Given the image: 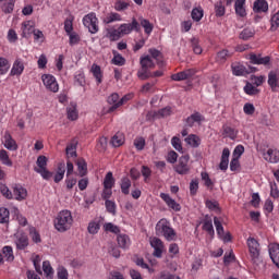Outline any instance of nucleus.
I'll list each match as a JSON object with an SVG mask.
<instances>
[{
    "mask_svg": "<svg viewBox=\"0 0 279 279\" xmlns=\"http://www.w3.org/2000/svg\"><path fill=\"white\" fill-rule=\"evenodd\" d=\"M73 226V215L70 210H61L54 219V228L58 232H66Z\"/></svg>",
    "mask_w": 279,
    "mask_h": 279,
    "instance_id": "obj_1",
    "label": "nucleus"
},
{
    "mask_svg": "<svg viewBox=\"0 0 279 279\" xmlns=\"http://www.w3.org/2000/svg\"><path fill=\"white\" fill-rule=\"evenodd\" d=\"M155 230L156 234L158 236H163L166 241H175L178 239V233L173 228H171V225H169L167 219L159 220L155 227Z\"/></svg>",
    "mask_w": 279,
    "mask_h": 279,
    "instance_id": "obj_2",
    "label": "nucleus"
},
{
    "mask_svg": "<svg viewBox=\"0 0 279 279\" xmlns=\"http://www.w3.org/2000/svg\"><path fill=\"white\" fill-rule=\"evenodd\" d=\"M141 69L137 71L138 80L145 81L151 77V69L156 68V63L151 60L149 54L141 57L140 59Z\"/></svg>",
    "mask_w": 279,
    "mask_h": 279,
    "instance_id": "obj_3",
    "label": "nucleus"
},
{
    "mask_svg": "<svg viewBox=\"0 0 279 279\" xmlns=\"http://www.w3.org/2000/svg\"><path fill=\"white\" fill-rule=\"evenodd\" d=\"M48 160L49 159H47V157L45 155H40L36 161L37 167L34 168V171L36 173H39V175H41L43 180H51V178H53V172H51L47 169Z\"/></svg>",
    "mask_w": 279,
    "mask_h": 279,
    "instance_id": "obj_4",
    "label": "nucleus"
},
{
    "mask_svg": "<svg viewBox=\"0 0 279 279\" xmlns=\"http://www.w3.org/2000/svg\"><path fill=\"white\" fill-rule=\"evenodd\" d=\"M83 25L89 32V34H97L99 32V19L95 12H90L83 17Z\"/></svg>",
    "mask_w": 279,
    "mask_h": 279,
    "instance_id": "obj_5",
    "label": "nucleus"
},
{
    "mask_svg": "<svg viewBox=\"0 0 279 279\" xmlns=\"http://www.w3.org/2000/svg\"><path fill=\"white\" fill-rule=\"evenodd\" d=\"M191 160V156L183 155L179 158L177 165L174 166V171L179 173V175H187L191 172V166H189V161Z\"/></svg>",
    "mask_w": 279,
    "mask_h": 279,
    "instance_id": "obj_6",
    "label": "nucleus"
},
{
    "mask_svg": "<svg viewBox=\"0 0 279 279\" xmlns=\"http://www.w3.org/2000/svg\"><path fill=\"white\" fill-rule=\"evenodd\" d=\"M41 81L47 90H50L51 93H58V90H60L58 81H56V76L51 74H44L41 76Z\"/></svg>",
    "mask_w": 279,
    "mask_h": 279,
    "instance_id": "obj_7",
    "label": "nucleus"
},
{
    "mask_svg": "<svg viewBox=\"0 0 279 279\" xmlns=\"http://www.w3.org/2000/svg\"><path fill=\"white\" fill-rule=\"evenodd\" d=\"M118 29L120 31L121 36H128V34H132V32H140L141 24L136 22V19H133L131 24H121Z\"/></svg>",
    "mask_w": 279,
    "mask_h": 279,
    "instance_id": "obj_8",
    "label": "nucleus"
},
{
    "mask_svg": "<svg viewBox=\"0 0 279 279\" xmlns=\"http://www.w3.org/2000/svg\"><path fill=\"white\" fill-rule=\"evenodd\" d=\"M150 247L154 248L153 256H155V258H162L165 243L162 242V240H160V238L150 239Z\"/></svg>",
    "mask_w": 279,
    "mask_h": 279,
    "instance_id": "obj_9",
    "label": "nucleus"
},
{
    "mask_svg": "<svg viewBox=\"0 0 279 279\" xmlns=\"http://www.w3.org/2000/svg\"><path fill=\"white\" fill-rule=\"evenodd\" d=\"M2 145L9 151H16V149H19V144H16V141L12 138V134H10V131L4 132V135L2 137Z\"/></svg>",
    "mask_w": 279,
    "mask_h": 279,
    "instance_id": "obj_10",
    "label": "nucleus"
},
{
    "mask_svg": "<svg viewBox=\"0 0 279 279\" xmlns=\"http://www.w3.org/2000/svg\"><path fill=\"white\" fill-rule=\"evenodd\" d=\"M268 86L270 87L272 93H278L279 88V70H271L268 73Z\"/></svg>",
    "mask_w": 279,
    "mask_h": 279,
    "instance_id": "obj_11",
    "label": "nucleus"
},
{
    "mask_svg": "<svg viewBox=\"0 0 279 279\" xmlns=\"http://www.w3.org/2000/svg\"><path fill=\"white\" fill-rule=\"evenodd\" d=\"M12 191L13 199H16V202H24V199H27V189L23 187V185L13 184Z\"/></svg>",
    "mask_w": 279,
    "mask_h": 279,
    "instance_id": "obj_12",
    "label": "nucleus"
},
{
    "mask_svg": "<svg viewBox=\"0 0 279 279\" xmlns=\"http://www.w3.org/2000/svg\"><path fill=\"white\" fill-rule=\"evenodd\" d=\"M160 197L165 201L167 207L174 210V213H180L182 210L180 203L175 202V199H173L169 194L160 193Z\"/></svg>",
    "mask_w": 279,
    "mask_h": 279,
    "instance_id": "obj_13",
    "label": "nucleus"
},
{
    "mask_svg": "<svg viewBox=\"0 0 279 279\" xmlns=\"http://www.w3.org/2000/svg\"><path fill=\"white\" fill-rule=\"evenodd\" d=\"M24 71H25V63L23 62V59L21 58L15 59V61L13 62L12 69L10 71L11 77H14V76L19 77L23 75Z\"/></svg>",
    "mask_w": 279,
    "mask_h": 279,
    "instance_id": "obj_14",
    "label": "nucleus"
},
{
    "mask_svg": "<svg viewBox=\"0 0 279 279\" xmlns=\"http://www.w3.org/2000/svg\"><path fill=\"white\" fill-rule=\"evenodd\" d=\"M195 73H197L195 69H187L182 72L172 74L171 80H173V82H184V80H189L190 77H193Z\"/></svg>",
    "mask_w": 279,
    "mask_h": 279,
    "instance_id": "obj_15",
    "label": "nucleus"
},
{
    "mask_svg": "<svg viewBox=\"0 0 279 279\" xmlns=\"http://www.w3.org/2000/svg\"><path fill=\"white\" fill-rule=\"evenodd\" d=\"M248 60L251 64H263L264 66H267V64L271 62V57H263L262 54L251 53Z\"/></svg>",
    "mask_w": 279,
    "mask_h": 279,
    "instance_id": "obj_16",
    "label": "nucleus"
},
{
    "mask_svg": "<svg viewBox=\"0 0 279 279\" xmlns=\"http://www.w3.org/2000/svg\"><path fill=\"white\" fill-rule=\"evenodd\" d=\"M247 245L252 258H258L260 255V250L258 248L260 247V244H258V241L254 238H248Z\"/></svg>",
    "mask_w": 279,
    "mask_h": 279,
    "instance_id": "obj_17",
    "label": "nucleus"
},
{
    "mask_svg": "<svg viewBox=\"0 0 279 279\" xmlns=\"http://www.w3.org/2000/svg\"><path fill=\"white\" fill-rule=\"evenodd\" d=\"M256 71H258V69L255 66H248V69H246L243 65H232V73L238 76L250 75V73H256Z\"/></svg>",
    "mask_w": 279,
    "mask_h": 279,
    "instance_id": "obj_18",
    "label": "nucleus"
},
{
    "mask_svg": "<svg viewBox=\"0 0 279 279\" xmlns=\"http://www.w3.org/2000/svg\"><path fill=\"white\" fill-rule=\"evenodd\" d=\"M117 243L118 247H121V250H130V245H132V240L130 239V235L125 233H119L117 235Z\"/></svg>",
    "mask_w": 279,
    "mask_h": 279,
    "instance_id": "obj_19",
    "label": "nucleus"
},
{
    "mask_svg": "<svg viewBox=\"0 0 279 279\" xmlns=\"http://www.w3.org/2000/svg\"><path fill=\"white\" fill-rule=\"evenodd\" d=\"M202 121H205L204 116H202V113H199V112H194L190 117L186 118L185 125H187V128H193V125H195V123L199 124V123H202Z\"/></svg>",
    "mask_w": 279,
    "mask_h": 279,
    "instance_id": "obj_20",
    "label": "nucleus"
},
{
    "mask_svg": "<svg viewBox=\"0 0 279 279\" xmlns=\"http://www.w3.org/2000/svg\"><path fill=\"white\" fill-rule=\"evenodd\" d=\"M16 250H25L29 245V238L25 233H21L16 235L15 239Z\"/></svg>",
    "mask_w": 279,
    "mask_h": 279,
    "instance_id": "obj_21",
    "label": "nucleus"
},
{
    "mask_svg": "<svg viewBox=\"0 0 279 279\" xmlns=\"http://www.w3.org/2000/svg\"><path fill=\"white\" fill-rule=\"evenodd\" d=\"M230 162V149L229 148H223L222 155H221V160L219 163V169L221 171H228V165Z\"/></svg>",
    "mask_w": 279,
    "mask_h": 279,
    "instance_id": "obj_22",
    "label": "nucleus"
},
{
    "mask_svg": "<svg viewBox=\"0 0 279 279\" xmlns=\"http://www.w3.org/2000/svg\"><path fill=\"white\" fill-rule=\"evenodd\" d=\"M253 10L257 14L269 11V3L266 0H256L253 4Z\"/></svg>",
    "mask_w": 279,
    "mask_h": 279,
    "instance_id": "obj_23",
    "label": "nucleus"
},
{
    "mask_svg": "<svg viewBox=\"0 0 279 279\" xmlns=\"http://www.w3.org/2000/svg\"><path fill=\"white\" fill-rule=\"evenodd\" d=\"M234 10L235 14L241 19L247 16V11L245 10V0H235Z\"/></svg>",
    "mask_w": 279,
    "mask_h": 279,
    "instance_id": "obj_24",
    "label": "nucleus"
},
{
    "mask_svg": "<svg viewBox=\"0 0 279 279\" xmlns=\"http://www.w3.org/2000/svg\"><path fill=\"white\" fill-rule=\"evenodd\" d=\"M269 256L274 265L279 269V244H272L269 246Z\"/></svg>",
    "mask_w": 279,
    "mask_h": 279,
    "instance_id": "obj_25",
    "label": "nucleus"
},
{
    "mask_svg": "<svg viewBox=\"0 0 279 279\" xmlns=\"http://www.w3.org/2000/svg\"><path fill=\"white\" fill-rule=\"evenodd\" d=\"M66 113H68V119L70 121H77L80 114L77 112V104L71 102L69 107H66Z\"/></svg>",
    "mask_w": 279,
    "mask_h": 279,
    "instance_id": "obj_26",
    "label": "nucleus"
},
{
    "mask_svg": "<svg viewBox=\"0 0 279 279\" xmlns=\"http://www.w3.org/2000/svg\"><path fill=\"white\" fill-rule=\"evenodd\" d=\"M121 21H123V17H121V14L117 12H110L104 17L102 23H105V25H110V23H118Z\"/></svg>",
    "mask_w": 279,
    "mask_h": 279,
    "instance_id": "obj_27",
    "label": "nucleus"
},
{
    "mask_svg": "<svg viewBox=\"0 0 279 279\" xmlns=\"http://www.w3.org/2000/svg\"><path fill=\"white\" fill-rule=\"evenodd\" d=\"M264 158L268 162H272V163L279 162V150L269 148L267 153L264 154Z\"/></svg>",
    "mask_w": 279,
    "mask_h": 279,
    "instance_id": "obj_28",
    "label": "nucleus"
},
{
    "mask_svg": "<svg viewBox=\"0 0 279 279\" xmlns=\"http://www.w3.org/2000/svg\"><path fill=\"white\" fill-rule=\"evenodd\" d=\"M76 167L80 178H84V175L88 173V165L86 163V160L84 158H78L76 160Z\"/></svg>",
    "mask_w": 279,
    "mask_h": 279,
    "instance_id": "obj_29",
    "label": "nucleus"
},
{
    "mask_svg": "<svg viewBox=\"0 0 279 279\" xmlns=\"http://www.w3.org/2000/svg\"><path fill=\"white\" fill-rule=\"evenodd\" d=\"M34 23L32 21H26L22 24V38H27L31 34H34Z\"/></svg>",
    "mask_w": 279,
    "mask_h": 279,
    "instance_id": "obj_30",
    "label": "nucleus"
},
{
    "mask_svg": "<svg viewBox=\"0 0 279 279\" xmlns=\"http://www.w3.org/2000/svg\"><path fill=\"white\" fill-rule=\"evenodd\" d=\"M184 141L186 145H190V147H193L194 149L202 145V138H199V136H197L196 134L187 135Z\"/></svg>",
    "mask_w": 279,
    "mask_h": 279,
    "instance_id": "obj_31",
    "label": "nucleus"
},
{
    "mask_svg": "<svg viewBox=\"0 0 279 279\" xmlns=\"http://www.w3.org/2000/svg\"><path fill=\"white\" fill-rule=\"evenodd\" d=\"M106 32H107L106 38H109V40H111V43H114V41L119 40V38L122 37L119 28H107Z\"/></svg>",
    "mask_w": 279,
    "mask_h": 279,
    "instance_id": "obj_32",
    "label": "nucleus"
},
{
    "mask_svg": "<svg viewBox=\"0 0 279 279\" xmlns=\"http://www.w3.org/2000/svg\"><path fill=\"white\" fill-rule=\"evenodd\" d=\"M131 186H132V181L130 180V178L124 177L121 179L120 187H121V192L123 193V195H130Z\"/></svg>",
    "mask_w": 279,
    "mask_h": 279,
    "instance_id": "obj_33",
    "label": "nucleus"
},
{
    "mask_svg": "<svg viewBox=\"0 0 279 279\" xmlns=\"http://www.w3.org/2000/svg\"><path fill=\"white\" fill-rule=\"evenodd\" d=\"M256 31L253 27H246L240 33L241 40H250L254 38Z\"/></svg>",
    "mask_w": 279,
    "mask_h": 279,
    "instance_id": "obj_34",
    "label": "nucleus"
},
{
    "mask_svg": "<svg viewBox=\"0 0 279 279\" xmlns=\"http://www.w3.org/2000/svg\"><path fill=\"white\" fill-rule=\"evenodd\" d=\"M112 53V64H114L116 66H123L125 64V58H123V56H121V53H119L117 50H113Z\"/></svg>",
    "mask_w": 279,
    "mask_h": 279,
    "instance_id": "obj_35",
    "label": "nucleus"
},
{
    "mask_svg": "<svg viewBox=\"0 0 279 279\" xmlns=\"http://www.w3.org/2000/svg\"><path fill=\"white\" fill-rule=\"evenodd\" d=\"M232 53L228 51L227 49L220 50L216 56V62H219L220 64H223L228 58H231Z\"/></svg>",
    "mask_w": 279,
    "mask_h": 279,
    "instance_id": "obj_36",
    "label": "nucleus"
},
{
    "mask_svg": "<svg viewBox=\"0 0 279 279\" xmlns=\"http://www.w3.org/2000/svg\"><path fill=\"white\" fill-rule=\"evenodd\" d=\"M90 72L93 73L96 82H98V84H101L104 77V75L101 74V66L94 63L92 65Z\"/></svg>",
    "mask_w": 279,
    "mask_h": 279,
    "instance_id": "obj_37",
    "label": "nucleus"
},
{
    "mask_svg": "<svg viewBox=\"0 0 279 279\" xmlns=\"http://www.w3.org/2000/svg\"><path fill=\"white\" fill-rule=\"evenodd\" d=\"M0 162L4 165L5 167H12V159H10V155L8 154V150L1 149L0 150Z\"/></svg>",
    "mask_w": 279,
    "mask_h": 279,
    "instance_id": "obj_38",
    "label": "nucleus"
},
{
    "mask_svg": "<svg viewBox=\"0 0 279 279\" xmlns=\"http://www.w3.org/2000/svg\"><path fill=\"white\" fill-rule=\"evenodd\" d=\"M191 16H192L193 21H195L196 23H199V21H202V19H204V9L203 8H194L192 10Z\"/></svg>",
    "mask_w": 279,
    "mask_h": 279,
    "instance_id": "obj_39",
    "label": "nucleus"
},
{
    "mask_svg": "<svg viewBox=\"0 0 279 279\" xmlns=\"http://www.w3.org/2000/svg\"><path fill=\"white\" fill-rule=\"evenodd\" d=\"M10 71V60L0 57V75H5Z\"/></svg>",
    "mask_w": 279,
    "mask_h": 279,
    "instance_id": "obj_40",
    "label": "nucleus"
},
{
    "mask_svg": "<svg viewBox=\"0 0 279 279\" xmlns=\"http://www.w3.org/2000/svg\"><path fill=\"white\" fill-rule=\"evenodd\" d=\"M125 143V137H123L122 133H117L112 138H111V145L113 147H121Z\"/></svg>",
    "mask_w": 279,
    "mask_h": 279,
    "instance_id": "obj_41",
    "label": "nucleus"
},
{
    "mask_svg": "<svg viewBox=\"0 0 279 279\" xmlns=\"http://www.w3.org/2000/svg\"><path fill=\"white\" fill-rule=\"evenodd\" d=\"M43 271L46 278H53V267H51V263H49V260H45L43 263Z\"/></svg>",
    "mask_w": 279,
    "mask_h": 279,
    "instance_id": "obj_42",
    "label": "nucleus"
},
{
    "mask_svg": "<svg viewBox=\"0 0 279 279\" xmlns=\"http://www.w3.org/2000/svg\"><path fill=\"white\" fill-rule=\"evenodd\" d=\"M2 254L8 263H12V260H14V251L12 250V246H4L2 248Z\"/></svg>",
    "mask_w": 279,
    "mask_h": 279,
    "instance_id": "obj_43",
    "label": "nucleus"
},
{
    "mask_svg": "<svg viewBox=\"0 0 279 279\" xmlns=\"http://www.w3.org/2000/svg\"><path fill=\"white\" fill-rule=\"evenodd\" d=\"M28 232L33 243H41L43 240L40 239V233L36 230V227H29Z\"/></svg>",
    "mask_w": 279,
    "mask_h": 279,
    "instance_id": "obj_44",
    "label": "nucleus"
},
{
    "mask_svg": "<svg viewBox=\"0 0 279 279\" xmlns=\"http://www.w3.org/2000/svg\"><path fill=\"white\" fill-rule=\"evenodd\" d=\"M114 186V177L112 172H108L104 180V189H112Z\"/></svg>",
    "mask_w": 279,
    "mask_h": 279,
    "instance_id": "obj_45",
    "label": "nucleus"
},
{
    "mask_svg": "<svg viewBox=\"0 0 279 279\" xmlns=\"http://www.w3.org/2000/svg\"><path fill=\"white\" fill-rule=\"evenodd\" d=\"M106 232H112L113 234H121V229L112 222H107L104 226Z\"/></svg>",
    "mask_w": 279,
    "mask_h": 279,
    "instance_id": "obj_46",
    "label": "nucleus"
},
{
    "mask_svg": "<svg viewBox=\"0 0 279 279\" xmlns=\"http://www.w3.org/2000/svg\"><path fill=\"white\" fill-rule=\"evenodd\" d=\"M203 230L208 232V234H215V228L213 227V220L210 218H206L203 222Z\"/></svg>",
    "mask_w": 279,
    "mask_h": 279,
    "instance_id": "obj_47",
    "label": "nucleus"
},
{
    "mask_svg": "<svg viewBox=\"0 0 279 279\" xmlns=\"http://www.w3.org/2000/svg\"><path fill=\"white\" fill-rule=\"evenodd\" d=\"M130 99H132V94H126L124 95L119 102L116 106H111L110 107V112H114V110H117V108L123 106V104H128V101H130Z\"/></svg>",
    "mask_w": 279,
    "mask_h": 279,
    "instance_id": "obj_48",
    "label": "nucleus"
},
{
    "mask_svg": "<svg viewBox=\"0 0 279 279\" xmlns=\"http://www.w3.org/2000/svg\"><path fill=\"white\" fill-rule=\"evenodd\" d=\"M215 14L218 17L225 16L226 7L223 5L222 1H218V2L215 3Z\"/></svg>",
    "mask_w": 279,
    "mask_h": 279,
    "instance_id": "obj_49",
    "label": "nucleus"
},
{
    "mask_svg": "<svg viewBox=\"0 0 279 279\" xmlns=\"http://www.w3.org/2000/svg\"><path fill=\"white\" fill-rule=\"evenodd\" d=\"M10 221V210L5 207L0 208V223H8Z\"/></svg>",
    "mask_w": 279,
    "mask_h": 279,
    "instance_id": "obj_50",
    "label": "nucleus"
},
{
    "mask_svg": "<svg viewBox=\"0 0 279 279\" xmlns=\"http://www.w3.org/2000/svg\"><path fill=\"white\" fill-rule=\"evenodd\" d=\"M101 228V225L97 221H90L87 226V231L89 234H97Z\"/></svg>",
    "mask_w": 279,
    "mask_h": 279,
    "instance_id": "obj_51",
    "label": "nucleus"
},
{
    "mask_svg": "<svg viewBox=\"0 0 279 279\" xmlns=\"http://www.w3.org/2000/svg\"><path fill=\"white\" fill-rule=\"evenodd\" d=\"M0 193L5 197V199H14L12 191H10V187L5 184L0 185Z\"/></svg>",
    "mask_w": 279,
    "mask_h": 279,
    "instance_id": "obj_52",
    "label": "nucleus"
},
{
    "mask_svg": "<svg viewBox=\"0 0 279 279\" xmlns=\"http://www.w3.org/2000/svg\"><path fill=\"white\" fill-rule=\"evenodd\" d=\"M244 93L246 95H251V96H254V95H258V93H260V89L256 88L254 85H252L251 83H247L245 86H244Z\"/></svg>",
    "mask_w": 279,
    "mask_h": 279,
    "instance_id": "obj_53",
    "label": "nucleus"
},
{
    "mask_svg": "<svg viewBox=\"0 0 279 279\" xmlns=\"http://www.w3.org/2000/svg\"><path fill=\"white\" fill-rule=\"evenodd\" d=\"M73 21H74L73 16L66 17L64 21V32L68 35L73 34Z\"/></svg>",
    "mask_w": 279,
    "mask_h": 279,
    "instance_id": "obj_54",
    "label": "nucleus"
},
{
    "mask_svg": "<svg viewBox=\"0 0 279 279\" xmlns=\"http://www.w3.org/2000/svg\"><path fill=\"white\" fill-rule=\"evenodd\" d=\"M141 25L144 28L145 34L149 35L154 32V25L148 20L142 19Z\"/></svg>",
    "mask_w": 279,
    "mask_h": 279,
    "instance_id": "obj_55",
    "label": "nucleus"
},
{
    "mask_svg": "<svg viewBox=\"0 0 279 279\" xmlns=\"http://www.w3.org/2000/svg\"><path fill=\"white\" fill-rule=\"evenodd\" d=\"M197 191H199V180L194 179L190 182V194L195 196L197 195Z\"/></svg>",
    "mask_w": 279,
    "mask_h": 279,
    "instance_id": "obj_56",
    "label": "nucleus"
},
{
    "mask_svg": "<svg viewBox=\"0 0 279 279\" xmlns=\"http://www.w3.org/2000/svg\"><path fill=\"white\" fill-rule=\"evenodd\" d=\"M191 47L194 51V53H196L197 56H199L202 53V46H199V39L197 38H192L191 39Z\"/></svg>",
    "mask_w": 279,
    "mask_h": 279,
    "instance_id": "obj_57",
    "label": "nucleus"
},
{
    "mask_svg": "<svg viewBox=\"0 0 279 279\" xmlns=\"http://www.w3.org/2000/svg\"><path fill=\"white\" fill-rule=\"evenodd\" d=\"M223 135L234 141L236 138V131L232 126H223Z\"/></svg>",
    "mask_w": 279,
    "mask_h": 279,
    "instance_id": "obj_58",
    "label": "nucleus"
},
{
    "mask_svg": "<svg viewBox=\"0 0 279 279\" xmlns=\"http://www.w3.org/2000/svg\"><path fill=\"white\" fill-rule=\"evenodd\" d=\"M214 226L216 227V231L218 236H223V225H221V220H219L217 217H214Z\"/></svg>",
    "mask_w": 279,
    "mask_h": 279,
    "instance_id": "obj_59",
    "label": "nucleus"
},
{
    "mask_svg": "<svg viewBox=\"0 0 279 279\" xmlns=\"http://www.w3.org/2000/svg\"><path fill=\"white\" fill-rule=\"evenodd\" d=\"M105 206L107 208V211L111 215H117V204L110 199H107L105 202Z\"/></svg>",
    "mask_w": 279,
    "mask_h": 279,
    "instance_id": "obj_60",
    "label": "nucleus"
},
{
    "mask_svg": "<svg viewBox=\"0 0 279 279\" xmlns=\"http://www.w3.org/2000/svg\"><path fill=\"white\" fill-rule=\"evenodd\" d=\"M75 84H78V86H85L86 85V76L84 75V72H78L74 76Z\"/></svg>",
    "mask_w": 279,
    "mask_h": 279,
    "instance_id": "obj_61",
    "label": "nucleus"
},
{
    "mask_svg": "<svg viewBox=\"0 0 279 279\" xmlns=\"http://www.w3.org/2000/svg\"><path fill=\"white\" fill-rule=\"evenodd\" d=\"M2 12H4V14H12V12H14V0L4 3L2 5Z\"/></svg>",
    "mask_w": 279,
    "mask_h": 279,
    "instance_id": "obj_62",
    "label": "nucleus"
},
{
    "mask_svg": "<svg viewBox=\"0 0 279 279\" xmlns=\"http://www.w3.org/2000/svg\"><path fill=\"white\" fill-rule=\"evenodd\" d=\"M141 173L144 178V182H146V183L149 182V178H151V169H149V167H147V166H143Z\"/></svg>",
    "mask_w": 279,
    "mask_h": 279,
    "instance_id": "obj_63",
    "label": "nucleus"
},
{
    "mask_svg": "<svg viewBox=\"0 0 279 279\" xmlns=\"http://www.w3.org/2000/svg\"><path fill=\"white\" fill-rule=\"evenodd\" d=\"M57 278L58 279H69V270L64 267H59L57 270Z\"/></svg>",
    "mask_w": 279,
    "mask_h": 279,
    "instance_id": "obj_64",
    "label": "nucleus"
}]
</instances>
